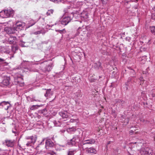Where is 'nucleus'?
Masks as SVG:
<instances>
[{"label":"nucleus","instance_id":"24","mask_svg":"<svg viewBox=\"0 0 155 155\" xmlns=\"http://www.w3.org/2000/svg\"><path fill=\"white\" fill-rule=\"evenodd\" d=\"M39 107H40V105H33L31 107L30 109L31 110H34L37 109Z\"/></svg>","mask_w":155,"mask_h":155},{"label":"nucleus","instance_id":"34","mask_svg":"<svg viewBox=\"0 0 155 155\" xmlns=\"http://www.w3.org/2000/svg\"><path fill=\"white\" fill-rule=\"evenodd\" d=\"M5 61V60L3 59L0 58V63L4 62Z\"/></svg>","mask_w":155,"mask_h":155},{"label":"nucleus","instance_id":"40","mask_svg":"<svg viewBox=\"0 0 155 155\" xmlns=\"http://www.w3.org/2000/svg\"><path fill=\"white\" fill-rule=\"evenodd\" d=\"M35 24V23H34L32 24L31 25V26L33 25H34Z\"/></svg>","mask_w":155,"mask_h":155},{"label":"nucleus","instance_id":"21","mask_svg":"<svg viewBox=\"0 0 155 155\" xmlns=\"http://www.w3.org/2000/svg\"><path fill=\"white\" fill-rule=\"evenodd\" d=\"M76 130V128L75 127H73L71 128H69L67 129V131L70 133H73Z\"/></svg>","mask_w":155,"mask_h":155},{"label":"nucleus","instance_id":"29","mask_svg":"<svg viewBox=\"0 0 155 155\" xmlns=\"http://www.w3.org/2000/svg\"><path fill=\"white\" fill-rule=\"evenodd\" d=\"M78 121V119H71L70 122L72 123L77 122Z\"/></svg>","mask_w":155,"mask_h":155},{"label":"nucleus","instance_id":"45","mask_svg":"<svg viewBox=\"0 0 155 155\" xmlns=\"http://www.w3.org/2000/svg\"><path fill=\"white\" fill-rule=\"evenodd\" d=\"M38 147V146H37V147H36V148H37Z\"/></svg>","mask_w":155,"mask_h":155},{"label":"nucleus","instance_id":"17","mask_svg":"<svg viewBox=\"0 0 155 155\" xmlns=\"http://www.w3.org/2000/svg\"><path fill=\"white\" fill-rule=\"evenodd\" d=\"M16 38L13 36H11L8 38V41L9 43L11 44H14L15 42Z\"/></svg>","mask_w":155,"mask_h":155},{"label":"nucleus","instance_id":"32","mask_svg":"<svg viewBox=\"0 0 155 155\" xmlns=\"http://www.w3.org/2000/svg\"><path fill=\"white\" fill-rule=\"evenodd\" d=\"M134 132V131L133 130H130L129 132V133L130 135H132Z\"/></svg>","mask_w":155,"mask_h":155},{"label":"nucleus","instance_id":"19","mask_svg":"<svg viewBox=\"0 0 155 155\" xmlns=\"http://www.w3.org/2000/svg\"><path fill=\"white\" fill-rule=\"evenodd\" d=\"M139 61H140V63L141 64H144L147 61L146 56H145L140 57L138 58Z\"/></svg>","mask_w":155,"mask_h":155},{"label":"nucleus","instance_id":"2","mask_svg":"<svg viewBox=\"0 0 155 155\" xmlns=\"http://www.w3.org/2000/svg\"><path fill=\"white\" fill-rule=\"evenodd\" d=\"M37 137L36 135L32 136L26 137V145L27 147H31L34 145L36 141Z\"/></svg>","mask_w":155,"mask_h":155},{"label":"nucleus","instance_id":"4","mask_svg":"<svg viewBox=\"0 0 155 155\" xmlns=\"http://www.w3.org/2000/svg\"><path fill=\"white\" fill-rule=\"evenodd\" d=\"M75 14V13L72 12L70 15V16L64 18L61 21V24L65 25H67L74 17V15Z\"/></svg>","mask_w":155,"mask_h":155},{"label":"nucleus","instance_id":"6","mask_svg":"<svg viewBox=\"0 0 155 155\" xmlns=\"http://www.w3.org/2000/svg\"><path fill=\"white\" fill-rule=\"evenodd\" d=\"M152 152V150L150 147H147L143 148L141 153L142 155H150Z\"/></svg>","mask_w":155,"mask_h":155},{"label":"nucleus","instance_id":"35","mask_svg":"<svg viewBox=\"0 0 155 155\" xmlns=\"http://www.w3.org/2000/svg\"><path fill=\"white\" fill-rule=\"evenodd\" d=\"M41 33V31H38L35 33V34L36 35L39 34Z\"/></svg>","mask_w":155,"mask_h":155},{"label":"nucleus","instance_id":"12","mask_svg":"<svg viewBox=\"0 0 155 155\" xmlns=\"http://www.w3.org/2000/svg\"><path fill=\"white\" fill-rule=\"evenodd\" d=\"M0 105L5 110H8L10 106V104L8 102L3 101L0 103Z\"/></svg>","mask_w":155,"mask_h":155},{"label":"nucleus","instance_id":"20","mask_svg":"<svg viewBox=\"0 0 155 155\" xmlns=\"http://www.w3.org/2000/svg\"><path fill=\"white\" fill-rule=\"evenodd\" d=\"M121 120H122V122L125 125L127 124L129 122V118H127L124 119V116H122Z\"/></svg>","mask_w":155,"mask_h":155},{"label":"nucleus","instance_id":"22","mask_svg":"<svg viewBox=\"0 0 155 155\" xmlns=\"http://www.w3.org/2000/svg\"><path fill=\"white\" fill-rule=\"evenodd\" d=\"M150 29L152 33L154 35H155V26L150 27Z\"/></svg>","mask_w":155,"mask_h":155},{"label":"nucleus","instance_id":"11","mask_svg":"<svg viewBox=\"0 0 155 155\" xmlns=\"http://www.w3.org/2000/svg\"><path fill=\"white\" fill-rule=\"evenodd\" d=\"M95 142L94 139H91L85 140L83 143L82 147L83 148L84 147V146L87 144H92L94 143Z\"/></svg>","mask_w":155,"mask_h":155},{"label":"nucleus","instance_id":"27","mask_svg":"<svg viewBox=\"0 0 155 155\" xmlns=\"http://www.w3.org/2000/svg\"><path fill=\"white\" fill-rule=\"evenodd\" d=\"M117 103H119L123 104L124 103V101L121 100H117Z\"/></svg>","mask_w":155,"mask_h":155},{"label":"nucleus","instance_id":"23","mask_svg":"<svg viewBox=\"0 0 155 155\" xmlns=\"http://www.w3.org/2000/svg\"><path fill=\"white\" fill-rule=\"evenodd\" d=\"M53 12L54 10L52 9L48 10L47 12V14L48 16H51L53 14Z\"/></svg>","mask_w":155,"mask_h":155},{"label":"nucleus","instance_id":"44","mask_svg":"<svg viewBox=\"0 0 155 155\" xmlns=\"http://www.w3.org/2000/svg\"><path fill=\"white\" fill-rule=\"evenodd\" d=\"M110 141H109V142L108 143V144H109L110 143Z\"/></svg>","mask_w":155,"mask_h":155},{"label":"nucleus","instance_id":"13","mask_svg":"<svg viewBox=\"0 0 155 155\" xmlns=\"http://www.w3.org/2000/svg\"><path fill=\"white\" fill-rule=\"evenodd\" d=\"M10 79L9 77H5L2 82V84L4 85L7 86L10 84Z\"/></svg>","mask_w":155,"mask_h":155},{"label":"nucleus","instance_id":"25","mask_svg":"<svg viewBox=\"0 0 155 155\" xmlns=\"http://www.w3.org/2000/svg\"><path fill=\"white\" fill-rule=\"evenodd\" d=\"M153 10L154 12L153 13L152 15V18L155 20V7L153 8Z\"/></svg>","mask_w":155,"mask_h":155},{"label":"nucleus","instance_id":"8","mask_svg":"<svg viewBox=\"0 0 155 155\" xmlns=\"http://www.w3.org/2000/svg\"><path fill=\"white\" fill-rule=\"evenodd\" d=\"M4 31L8 34L15 33L16 31L14 26L13 27H6L4 29Z\"/></svg>","mask_w":155,"mask_h":155},{"label":"nucleus","instance_id":"43","mask_svg":"<svg viewBox=\"0 0 155 155\" xmlns=\"http://www.w3.org/2000/svg\"><path fill=\"white\" fill-rule=\"evenodd\" d=\"M55 98V97H54V98L52 100H53Z\"/></svg>","mask_w":155,"mask_h":155},{"label":"nucleus","instance_id":"14","mask_svg":"<svg viewBox=\"0 0 155 155\" xmlns=\"http://www.w3.org/2000/svg\"><path fill=\"white\" fill-rule=\"evenodd\" d=\"M5 144L8 147H12L14 146V140H5Z\"/></svg>","mask_w":155,"mask_h":155},{"label":"nucleus","instance_id":"36","mask_svg":"<svg viewBox=\"0 0 155 155\" xmlns=\"http://www.w3.org/2000/svg\"><path fill=\"white\" fill-rule=\"evenodd\" d=\"M64 29H63L62 30H57L56 31H58L60 33H61L62 32H63V31H64Z\"/></svg>","mask_w":155,"mask_h":155},{"label":"nucleus","instance_id":"41","mask_svg":"<svg viewBox=\"0 0 155 155\" xmlns=\"http://www.w3.org/2000/svg\"><path fill=\"white\" fill-rule=\"evenodd\" d=\"M154 140L155 141V136L154 137Z\"/></svg>","mask_w":155,"mask_h":155},{"label":"nucleus","instance_id":"16","mask_svg":"<svg viewBox=\"0 0 155 155\" xmlns=\"http://www.w3.org/2000/svg\"><path fill=\"white\" fill-rule=\"evenodd\" d=\"M54 145V143L51 141L50 139L46 140L45 142V147H52Z\"/></svg>","mask_w":155,"mask_h":155},{"label":"nucleus","instance_id":"18","mask_svg":"<svg viewBox=\"0 0 155 155\" xmlns=\"http://www.w3.org/2000/svg\"><path fill=\"white\" fill-rule=\"evenodd\" d=\"M59 114L63 118H67L68 117V112L66 111L60 112H59Z\"/></svg>","mask_w":155,"mask_h":155},{"label":"nucleus","instance_id":"3","mask_svg":"<svg viewBox=\"0 0 155 155\" xmlns=\"http://www.w3.org/2000/svg\"><path fill=\"white\" fill-rule=\"evenodd\" d=\"M14 13V12L12 10H5L0 12V15L3 18H7L11 16Z\"/></svg>","mask_w":155,"mask_h":155},{"label":"nucleus","instance_id":"42","mask_svg":"<svg viewBox=\"0 0 155 155\" xmlns=\"http://www.w3.org/2000/svg\"><path fill=\"white\" fill-rule=\"evenodd\" d=\"M100 130L99 129L98 131L99 132Z\"/></svg>","mask_w":155,"mask_h":155},{"label":"nucleus","instance_id":"46","mask_svg":"<svg viewBox=\"0 0 155 155\" xmlns=\"http://www.w3.org/2000/svg\"><path fill=\"white\" fill-rule=\"evenodd\" d=\"M137 143V142H135V143H135V144H136V143Z\"/></svg>","mask_w":155,"mask_h":155},{"label":"nucleus","instance_id":"47","mask_svg":"<svg viewBox=\"0 0 155 155\" xmlns=\"http://www.w3.org/2000/svg\"><path fill=\"white\" fill-rule=\"evenodd\" d=\"M80 29H78V30H80Z\"/></svg>","mask_w":155,"mask_h":155},{"label":"nucleus","instance_id":"38","mask_svg":"<svg viewBox=\"0 0 155 155\" xmlns=\"http://www.w3.org/2000/svg\"><path fill=\"white\" fill-rule=\"evenodd\" d=\"M152 96L153 97H155V94H152Z\"/></svg>","mask_w":155,"mask_h":155},{"label":"nucleus","instance_id":"15","mask_svg":"<svg viewBox=\"0 0 155 155\" xmlns=\"http://www.w3.org/2000/svg\"><path fill=\"white\" fill-rule=\"evenodd\" d=\"M86 153H93L95 154L97 153L96 149L93 147L86 148Z\"/></svg>","mask_w":155,"mask_h":155},{"label":"nucleus","instance_id":"37","mask_svg":"<svg viewBox=\"0 0 155 155\" xmlns=\"http://www.w3.org/2000/svg\"><path fill=\"white\" fill-rule=\"evenodd\" d=\"M145 81L144 80H143L142 81H141L140 82V85H141L143 84V83Z\"/></svg>","mask_w":155,"mask_h":155},{"label":"nucleus","instance_id":"5","mask_svg":"<svg viewBox=\"0 0 155 155\" xmlns=\"http://www.w3.org/2000/svg\"><path fill=\"white\" fill-rule=\"evenodd\" d=\"M13 26L16 31H19L23 29V27L25 26V24L24 22L18 21Z\"/></svg>","mask_w":155,"mask_h":155},{"label":"nucleus","instance_id":"1","mask_svg":"<svg viewBox=\"0 0 155 155\" xmlns=\"http://www.w3.org/2000/svg\"><path fill=\"white\" fill-rule=\"evenodd\" d=\"M37 137L36 135L32 136L26 137V145L27 147H31L34 145L36 141Z\"/></svg>","mask_w":155,"mask_h":155},{"label":"nucleus","instance_id":"28","mask_svg":"<svg viewBox=\"0 0 155 155\" xmlns=\"http://www.w3.org/2000/svg\"><path fill=\"white\" fill-rule=\"evenodd\" d=\"M74 153L73 151H69L68 153V155H74Z\"/></svg>","mask_w":155,"mask_h":155},{"label":"nucleus","instance_id":"31","mask_svg":"<svg viewBox=\"0 0 155 155\" xmlns=\"http://www.w3.org/2000/svg\"><path fill=\"white\" fill-rule=\"evenodd\" d=\"M96 64L98 65V68L100 67L101 65V64L100 62H97V63H96Z\"/></svg>","mask_w":155,"mask_h":155},{"label":"nucleus","instance_id":"7","mask_svg":"<svg viewBox=\"0 0 155 155\" xmlns=\"http://www.w3.org/2000/svg\"><path fill=\"white\" fill-rule=\"evenodd\" d=\"M138 120L139 122L147 124L149 122V121L144 118V116L142 114H139L138 116Z\"/></svg>","mask_w":155,"mask_h":155},{"label":"nucleus","instance_id":"9","mask_svg":"<svg viewBox=\"0 0 155 155\" xmlns=\"http://www.w3.org/2000/svg\"><path fill=\"white\" fill-rule=\"evenodd\" d=\"M78 140V137L77 136H75L68 142V144L69 145H74L76 142H78L77 140Z\"/></svg>","mask_w":155,"mask_h":155},{"label":"nucleus","instance_id":"30","mask_svg":"<svg viewBox=\"0 0 155 155\" xmlns=\"http://www.w3.org/2000/svg\"><path fill=\"white\" fill-rule=\"evenodd\" d=\"M90 81L91 82H94L95 81V79L93 78H89Z\"/></svg>","mask_w":155,"mask_h":155},{"label":"nucleus","instance_id":"10","mask_svg":"<svg viewBox=\"0 0 155 155\" xmlns=\"http://www.w3.org/2000/svg\"><path fill=\"white\" fill-rule=\"evenodd\" d=\"M45 90H46V93L45 94V96L47 97V99L51 97L53 94V92L51 91V89H45Z\"/></svg>","mask_w":155,"mask_h":155},{"label":"nucleus","instance_id":"39","mask_svg":"<svg viewBox=\"0 0 155 155\" xmlns=\"http://www.w3.org/2000/svg\"><path fill=\"white\" fill-rule=\"evenodd\" d=\"M57 0H51V1L52 2H55V1H56Z\"/></svg>","mask_w":155,"mask_h":155},{"label":"nucleus","instance_id":"26","mask_svg":"<svg viewBox=\"0 0 155 155\" xmlns=\"http://www.w3.org/2000/svg\"><path fill=\"white\" fill-rule=\"evenodd\" d=\"M32 100L33 101H40V98H36L35 97H34L32 98Z\"/></svg>","mask_w":155,"mask_h":155},{"label":"nucleus","instance_id":"33","mask_svg":"<svg viewBox=\"0 0 155 155\" xmlns=\"http://www.w3.org/2000/svg\"><path fill=\"white\" fill-rule=\"evenodd\" d=\"M108 0H101L103 3L105 4L107 2Z\"/></svg>","mask_w":155,"mask_h":155}]
</instances>
